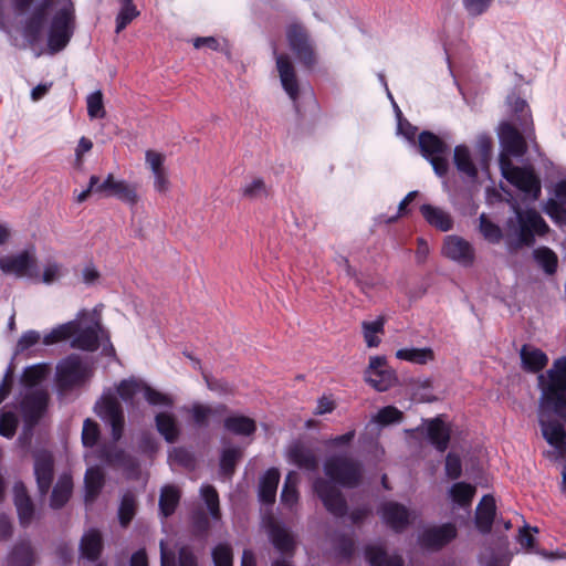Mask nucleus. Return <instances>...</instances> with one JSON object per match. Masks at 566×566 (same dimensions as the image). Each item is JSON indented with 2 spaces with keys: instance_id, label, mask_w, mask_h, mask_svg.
I'll return each instance as SVG.
<instances>
[{
  "instance_id": "nucleus-64",
  "label": "nucleus",
  "mask_w": 566,
  "mask_h": 566,
  "mask_svg": "<svg viewBox=\"0 0 566 566\" xmlns=\"http://www.w3.org/2000/svg\"><path fill=\"white\" fill-rule=\"evenodd\" d=\"M169 459L182 467H190L193 462L192 454L184 448H174L169 453Z\"/></svg>"
},
{
  "instance_id": "nucleus-59",
  "label": "nucleus",
  "mask_w": 566,
  "mask_h": 566,
  "mask_svg": "<svg viewBox=\"0 0 566 566\" xmlns=\"http://www.w3.org/2000/svg\"><path fill=\"white\" fill-rule=\"evenodd\" d=\"M99 430L96 422L86 419L83 423L82 442L85 447H94L98 440Z\"/></svg>"
},
{
  "instance_id": "nucleus-20",
  "label": "nucleus",
  "mask_w": 566,
  "mask_h": 566,
  "mask_svg": "<svg viewBox=\"0 0 566 566\" xmlns=\"http://www.w3.org/2000/svg\"><path fill=\"white\" fill-rule=\"evenodd\" d=\"M426 432L430 443L440 452L448 449L450 442V428L439 417L426 420Z\"/></svg>"
},
{
  "instance_id": "nucleus-17",
  "label": "nucleus",
  "mask_w": 566,
  "mask_h": 566,
  "mask_svg": "<svg viewBox=\"0 0 566 566\" xmlns=\"http://www.w3.org/2000/svg\"><path fill=\"white\" fill-rule=\"evenodd\" d=\"M553 198H549L543 211L558 226H566V180H559L553 188Z\"/></svg>"
},
{
  "instance_id": "nucleus-31",
  "label": "nucleus",
  "mask_w": 566,
  "mask_h": 566,
  "mask_svg": "<svg viewBox=\"0 0 566 566\" xmlns=\"http://www.w3.org/2000/svg\"><path fill=\"white\" fill-rule=\"evenodd\" d=\"M72 490L73 482L71 475L66 473L62 474L52 490L50 501L51 507L61 509L62 506H64L70 500Z\"/></svg>"
},
{
  "instance_id": "nucleus-10",
  "label": "nucleus",
  "mask_w": 566,
  "mask_h": 566,
  "mask_svg": "<svg viewBox=\"0 0 566 566\" xmlns=\"http://www.w3.org/2000/svg\"><path fill=\"white\" fill-rule=\"evenodd\" d=\"M286 39L291 51L301 63L311 67L315 63L313 43L306 29L297 23H292L286 29Z\"/></svg>"
},
{
  "instance_id": "nucleus-8",
  "label": "nucleus",
  "mask_w": 566,
  "mask_h": 566,
  "mask_svg": "<svg viewBox=\"0 0 566 566\" xmlns=\"http://www.w3.org/2000/svg\"><path fill=\"white\" fill-rule=\"evenodd\" d=\"M93 376V367L78 355L72 354L56 366V386L61 391H70L84 386Z\"/></svg>"
},
{
  "instance_id": "nucleus-32",
  "label": "nucleus",
  "mask_w": 566,
  "mask_h": 566,
  "mask_svg": "<svg viewBox=\"0 0 566 566\" xmlns=\"http://www.w3.org/2000/svg\"><path fill=\"white\" fill-rule=\"evenodd\" d=\"M155 422L158 432L167 442L172 443L178 439L180 430L174 415L159 412L155 417Z\"/></svg>"
},
{
  "instance_id": "nucleus-26",
  "label": "nucleus",
  "mask_w": 566,
  "mask_h": 566,
  "mask_svg": "<svg viewBox=\"0 0 566 566\" xmlns=\"http://www.w3.org/2000/svg\"><path fill=\"white\" fill-rule=\"evenodd\" d=\"M280 478V471L276 468H270L265 471L259 483L260 502L264 504H273L275 502Z\"/></svg>"
},
{
  "instance_id": "nucleus-4",
  "label": "nucleus",
  "mask_w": 566,
  "mask_h": 566,
  "mask_svg": "<svg viewBox=\"0 0 566 566\" xmlns=\"http://www.w3.org/2000/svg\"><path fill=\"white\" fill-rule=\"evenodd\" d=\"M49 373L50 366L41 363L27 367L20 378L19 408L24 426L18 441L23 447L30 444L33 428L46 411L49 392L42 382Z\"/></svg>"
},
{
  "instance_id": "nucleus-54",
  "label": "nucleus",
  "mask_w": 566,
  "mask_h": 566,
  "mask_svg": "<svg viewBox=\"0 0 566 566\" xmlns=\"http://www.w3.org/2000/svg\"><path fill=\"white\" fill-rule=\"evenodd\" d=\"M269 189L261 178H255L242 188V196L244 198L255 200L268 197Z\"/></svg>"
},
{
  "instance_id": "nucleus-29",
  "label": "nucleus",
  "mask_w": 566,
  "mask_h": 566,
  "mask_svg": "<svg viewBox=\"0 0 566 566\" xmlns=\"http://www.w3.org/2000/svg\"><path fill=\"white\" fill-rule=\"evenodd\" d=\"M366 558L370 566H403L400 555H389L381 545H368Z\"/></svg>"
},
{
  "instance_id": "nucleus-63",
  "label": "nucleus",
  "mask_w": 566,
  "mask_h": 566,
  "mask_svg": "<svg viewBox=\"0 0 566 566\" xmlns=\"http://www.w3.org/2000/svg\"><path fill=\"white\" fill-rule=\"evenodd\" d=\"M532 532L537 533V527L531 528L530 526L525 525L523 528L520 530L517 536V542L520 543V545L527 551H531L534 547L535 543V537L533 536Z\"/></svg>"
},
{
  "instance_id": "nucleus-33",
  "label": "nucleus",
  "mask_w": 566,
  "mask_h": 566,
  "mask_svg": "<svg viewBox=\"0 0 566 566\" xmlns=\"http://www.w3.org/2000/svg\"><path fill=\"white\" fill-rule=\"evenodd\" d=\"M300 482V476L296 471H290L283 484V489L281 492V504L292 510L298 502V491L297 485Z\"/></svg>"
},
{
  "instance_id": "nucleus-14",
  "label": "nucleus",
  "mask_w": 566,
  "mask_h": 566,
  "mask_svg": "<svg viewBox=\"0 0 566 566\" xmlns=\"http://www.w3.org/2000/svg\"><path fill=\"white\" fill-rule=\"evenodd\" d=\"M35 268V256L31 251H23L15 255L0 258V269L18 277L32 276Z\"/></svg>"
},
{
  "instance_id": "nucleus-9",
  "label": "nucleus",
  "mask_w": 566,
  "mask_h": 566,
  "mask_svg": "<svg viewBox=\"0 0 566 566\" xmlns=\"http://www.w3.org/2000/svg\"><path fill=\"white\" fill-rule=\"evenodd\" d=\"M421 155L431 164L439 177L447 175L449 170L450 147L439 136L424 130L418 138Z\"/></svg>"
},
{
  "instance_id": "nucleus-39",
  "label": "nucleus",
  "mask_w": 566,
  "mask_h": 566,
  "mask_svg": "<svg viewBox=\"0 0 566 566\" xmlns=\"http://www.w3.org/2000/svg\"><path fill=\"white\" fill-rule=\"evenodd\" d=\"M396 357L413 364L424 365L433 360V350L429 347L424 348H401L396 352Z\"/></svg>"
},
{
  "instance_id": "nucleus-47",
  "label": "nucleus",
  "mask_w": 566,
  "mask_h": 566,
  "mask_svg": "<svg viewBox=\"0 0 566 566\" xmlns=\"http://www.w3.org/2000/svg\"><path fill=\"white\" fill-rule=\"evenodd\" d=\"M188 412L191 413L192 420L195 424L199 428H206L209 424V418L217 413V410L202 405V403H193Z\"/></svg>"
},
{
  "instance_id": "nucleus-15",
  "label": "nucleus",
  "mask_w": 566,
  "mask_h": 566,
  "mask_svg": "<svg viewBox=\"0 0 566 566\" xmlns=\"http://www.w3.org/2000/svg\"><path fill=\"white\" fill-rule=\"evenodd\" d=\"M274 55L282 87L293 103H296L300 95V86L295 69L286 54H277L274 50Z\"/></svg>"
},
{
  "instance_id": "nucleus-44",
  "label": "nucleus",
  "mask_w": 566,
  "mask_h": 566,
  "mask_svg": "<svg viewBox=\"0 0 566 566\" xmlns=\"http://www.w3.org/2000/svg\"><path fill=\"white\" fill-rule=\"evenodd\" d=\"M241 455L242 451L239 448H224L220 457V473L224 476H231Z\"/></svg>"
},
{
  "instance_id": "nucleus-45",
  "label": "nucleus",
  "mask_w": 566,
  "mask_h": 566,
  "mask_svg": "<svg viewBox=\"0 0 566 566\" xmlns=\"http://www.w3.org/2000/svg\"><path fill=\"white\" fill-rule=\"evenodd\" d=\"M385 322L381 317L373 322H363V334L366 345L368 347H377L380 344V338L377 336L384 333Z\"/></svg>"
},
{
  "instance_id": "nucleus-57",
  "label": "nucleus",
  "mask_w": 566,
  "mask_h": 566,
  "mask_svg": "<svg viewBox=\"0 0 566 566\" xmlns=\"http://www.w3.org/2000/svg\"><path fill=\"white\" fill-rule=\"evenodd\" d=\"M494 0H462L464 10L470 17H480L488 12Z\"/></svg>"
},
{
  "instance_id": "nucleus-2",
  "label": "nucleus",
  "mask_w": 566,
  "mask_h": 566,
  "mask_svg": "<svg viewBox=\"0 0 566 566\" xmlns=\"http://www.w3.org/2000/svg\"><path fill=\"white\" fill-rule=\"evenodd\" d=\"M499 139L502 147L499 164L502 176L517 189L526 193L531 199L536 200L541 196V181L534 172L527 168L514 166L510 156L522 157L527 150L526 140H530L537 147L535 143V133L531 137L518 129L511 122H503L499 126Z\"/></svg>"
},
{
  "instance_id": "nucleus-18",
  "label": "nucleus",
  "mask_w": 566,
  "mask_h": 566,
  "mask_svg": "<svg viewBox=\"0 0 566 566\" xmlns=\"http://www.w3.org/2000/svg\"><path fill=\"white\" fill-rule=\"evenodd\" d=\"M379 513L382 521L396 532L403 531L410 523V511L396 502H387L381 505Z\"/></svg>"
},
{
  "instance_id": "nucleus-40",
  "label": "nucleus",
  "mask_w": 566,
  "mask_h": 566,
  "mask_svg": "<svg viewBox=\"0 0 566 566\" xmlns=\"http://www.w3.org/2000/svg\"><path fill=\"white\" fill-rule=\"evenodd\" d=\"M478 228L483 239L491 244H497L503 239L500 226L490 220L485 213L480 214Z\"/></svg>"
},
{
  "instance_id": "nucleus-61",
  "label": "nucleus",
  "mask_w": 566,
  "mask_h": 566,
  "mask_svg": "<svg viewBox=\"0 0 566 566\" xmlns=\"http://www.w3.org/2000/svg\"><path fill=\"white\" fill-rule=\"evenodd\" d=\"M145 160L150 168L153 176L167 171L164 166L165 156L163 154L155 150H147L145 154Z\"/></svg>"
},
{
  "instance_id": "nucleus-34",
  "label": "nucleus",
  "mask_w": 566,
  "mask_h": 566,
  "mask_svg": "<svg viewBox=\"0 0 566 566\" xmlns=\"http://www.w3.org/2000/svg\"><path fill=\"white\" fill-rule=\"evenodd\" d=\"M475 492L474 485L467 482H457L449 489V497L454 504L467 509L471 506Z\"/></svg>"
},
{
  "instance_id": "nucleus-43",
  "label": "nucleus",
  "mask_w": 566,
  "mask_h": 566,
  "mask_svg": "<svg viewBox=\"0 0 566 566\" xmlns=\"http://www.w3.org/2000/svg\"><path fill=\"white\" fill-rule=\"evenodd\" d=\"M534 259L546 274H554L557 270L558 259L556 253L549 248L542 247L533 252Z\"/></svg>"
},
{
  "instance_id": "nucleus-11",
  "label": "nucleus",
  "mask_w": 566,
  "mask_h": 566,
  "mask_svg": "<svg viewBox=\"0 0 566 566\" xmlns=\"http://www.w3.org/2000/svg\"><path fill=\"white\" fill-rule=\"evenodd\" d=\"M33 471L38 490L41 496H45L54 479V458L48 450H35L33 452Z\"/></svg>"
},
{
  "instance_id": "nucleus-48",
  "label": "nucleus",
  "mask_w": 566,
  "mask_h": 566,
  "mask_svg": "<svg viewBox=\"0 0 566 566\" xmlns=\"http://www.w3.org/2000/svg\"><path fill=\"white\" fill-rule=\"evenodd\" d=\"M135 496L132 493L124 494L118 509V517L122 526H127L129 524L135 515Z\"/></svg>"
},
{
  "instance_id": "nucleus-22",
  "label": "nucleus",
  "mask_w": 566,
  "mask_h": 566,
  "mask_svg": "<svg viewBox=\"0 0 566 566\" xmlns=\"http://www.w3.org/2000/svg\"><path fill=\"white\" fill-rule=\"evenodd\" d=\"M522 368L528 373H539L548 364L547 355L539 348L525 344L520 350Z\"/></svg>"
},
{
  "instance_id": "nucleus-41",
  "label": "nucleus",
  "mask_w": 566,
  "mask_h": 566,
  "mask_svg": "<svg viewBox=\"0 0 566 566\" xmlns=\"http://www.w3.org/2000/svg\"><path fill=\"white\" fill-rule=\"evenodd\" d=\"M180 494L179 491L171 485H167L161 489L160 497H159V510L163 516H170L179 502Z\"/></svg>"
},
{
  "instance_id": "nucleus-56",
  "label": "nucleus",
  "mask_w": 566,
  "mask_h": 566,
  "mask_svg": "<svg viewBox=\"0 0 566 566\" xmlns=\"http://www.w3.org/2000/svg\"><path fill=\"white\" fill-rule=\"evenodd\" d=\"M18 419L12 411H1L0 434L4 438H12L15 433Z\"/></svg>"
},
{
  "instance_id": "nucleus-25",
  "label": "nucleus",
  "mask_w": 566,
  "mask_h": 566,
  "mask_svg": "<svg viewBox=\"0 0 566 566\" xmlns=\"http://www.w3.org/2000/svg\"><path fill=\"white\" fill-rule=\"evenodd\" d=\"M14 504L18 511L19 520L22 526H28L34 514L33 503L28 495L27 489L22 482H18L13 488Z\"/></svg>"
},
{
  "instance_id": "nucleus-55",
  "label": "nucleus",
  "mask_w": 566,
  "mask_h": 566,
  "mask_svg": "<svg viewBox=\"0 0 566 566\" xmlns=\"http://www.w3.org/2000/svg\"><path fill=\"white\" fill-rule=\"evenodd\" d=\"M114 175L108 174L107 177L101 181L99 177L93 175L90 178V190L93 191V193H99L105 197H111L113 184H114Z\"/></svg>"
},
{
  "instance_id": "nucleus-19",
  "label": "nucleus",
  "mask_w": 566,
  "mask_h": 566,
  "mask_svg": "<svg viewBox=\"0 0 566 566\" xmlns=\"http://www.w3.org/2000/svg\"><path fill=\"white\" fill-rule=\"evenodd\" d=\"M287 460L290 463L306 471L314 472L318 469L316 454L301 442H295L289 448Z\"/></svg>"
},
{
  "instance_id": "nucleus-51",
  "label": "nucleus",
  "mask_w": 566,
  "mask_h": 566,
  "mask_svg": "<svg viewBox=\"0 0 566 566\" xmlns=\"http://www.w3.org/2000/svg\"><path fill=\"white\" fill-rule=\"evenodd\" d=\"M143 395L146 401L151 406H163L170 408L174 405V400L170 396L151 388L146 382L144 384Z\"/></svg>"
},
{
  "instance_id": "nucleus-36",
  "label": "nucleus",
  "mask_w": 566,
  "mask_h": 566,
  "mask_svg": "<svg viewBox=\"0 0 566 566\" xmlns=\"http://www.w3.org/2000/svg\"><path fill=\"white\" fill-rule=\"evenodd\" d=\"M453 160L459 172L467 175L469 178H476L478 169L472 161L470 150L464 145L454 148Z\"/></svg>"
},
{
  "instance_id": "nucleus-5",
  "label": "nucleus",
  "mask_w": 566,
  "mask_h": 566,
  "mask_svg": "<svg viewBox=\"0 0 566 566\" xmlns=\"http://www.w3.org/2000/svg\"><path fill=\"white\" fill-rule=\"evenodd\" d=\"M69 338H72L71 347L73 348L95 352L102 344L104 355H115L108 331L101 324L99 317L87 314L85 311L80 312L75 319L61 324L44 334L43 345L50 346Z\"/></svg>"
},
{
  "instance_id": "nucleus-37",
  "label": "nucleus",
  "mask_w": 566,
  "mask_h": 566,
  "mask_svg": "<svg viewBox=\"0 0 566 566\" xmlns=\"http://www.w3.org/2000/svg\"><path fill=\"white\" fill-rule=\"evenodd\" d=\"M224 428L237 436H251L254 433L255 421L245 416H231L224 420Z\"/></svg>"
},
{
  "instance_id": "nucleus-46",
  "label": "nucleus",
  "mask_w": 566,
  "mask_h": 566,
  "mask_svg": "<svg viewBox=\"0 0 566 566\" xmlns=\"http://www.w3.org/2000/svg\"><path fill=\"white\" fill-rule=\"evenodd\" d=\"M144 384L136 379L122 380L117 387V394L125 402H132L137 394L143 392Z\"/></svg>"
},
{
  "instance_id": "nucleus-42",
  "label": "nucleus",
  "mask_w": 566,
  "mask_h": 566,
  "mask_svg": "<svg viewBox=\"0 0 566 566\" xmlns=\"http://www.w3.org/2000/svg\"><path fill=\"white\" fill-rule=\"evenodd\" d=\"M120 9L116 17V33H120L134 19L139 15V11L133 0H119Z\"/></svg>"
},
{
  "instance_id": "nucleus-49",
  "label": "nucleus",
  "mask_w": 566,
  "mask_h": 566,
  "mask_svg": "<svg viewBox=\"0 0 566 566\" xmlns=\"http://www.w3.org/2000/svg\"><path fill=\"white\" fill-rule=\"evenodd\" d=\"M200 494L209 510L211 517L218 520L220 517V509L217 490L212 485H203L200 489Z\"/></svg>"
},
{
  "instance_id": "nucleus-28",
  "label": "nucleus",
  "mask_w": 566,
  "mask_h": 566,
  "mask_svg": "<svg viewBox=\"0 0 566 566\" xmlns=\"http://www.w3.org/2000/svg\"><path fill=\"white\" fill-rule=\"evenodd\" d=\"M102 548V535L97 530H90L83 534L80 543L81 557L94 562L99 557Z\"/></svg>"
},
{
  "instance_id": "nucleus-23",
  "label": "nucleus",
  "mask_w": 566,
  "mask_h": 566,
  "mask_svg": "<svg viewBox=\"0 0 566 566\" xmlns=\"http://www.w3.org/2000/svg\"><path fill=\"white\" fill-rule=\"evenodd\" d=\"M495 510L494 497L492 495H484L475 512V525L482 534L491 532L495 518Z\"/></svg>"
},
{
  "instance_id": "nucleus-27",
  "label": "nucleus",
  "mask_w": 566,
  "mask_h": 566,
  "mask_svg": "<svg viewBox=\"0 0 566 566\" xmlns=\"http://www.w3.org/2000/svg\"><path fill=\"white\" fill-rule=\"evenodd\" d=\"M7 566H33L35 563V553L29 541L18 542L9 552Z\"/></svg>"
},
{
  "instance_id": "nucleus-7",
  "label": "nucleus",
  "mask_w": 566,
  "mask_h": 566,
  "mask_svg": "<svg viewBox=\"0 0 566 566\" xmlns=\"http://www.w3.org/2000/svg\"><path fill=\"white\" fill-rule=\"evenodd\" d=\"M514 217L506 220L507 245L511 250L532 247L535 237H543L549 232V226L535 209H521L512 203Z\"/></svg>"
},
{
  "instance_id": "nucleus-50",
  "label": "nucleus",
  "mask_w": 566,
  "mask_h": 566,
  "mask_svg": "<svg viewBox=\"0 0 566 566\" xmlns=\"http://www.w3.org/2000/svg\"><path fill=\"white\" fill-rule=\"evenodd\" d=\"M43 337L44 335L41 336L39 332L33 329L24 332L15 345L14 355H21L38 345L40 342L43 343Z\"/></svg>"
},
{
  "instance_id": "nucleus-52",
  "label": "nucleus",
  "mask_w": 566,
  "mask_h": 566,
  "mask_svg": "<svg viewBox=\"0 0 566 566\" xmlns=\"http://www.w3.org/2000/svg\"><path fill=\"white\" fill-rule=\"evenodd\" d=\"M403 418V413L394 406H387L376 413V416L373 417V421L381 424V426H388L391 423L400 422Z\"/></svg>"
},
{
  "instance_id": "nucleus-53",
  "label": "nucleus",
  "mask_w": 566,
  "mask_h": 566,
  "mask_svg": "<svg viewBox=\"0 0 566 566\" xmlns=\"http://www.w3.org/2000/svg\"><path fill=\"white\" fill-rule=\"evenodd\" d=\"M87 115L90 118H103L105 117V108L103 103V94L101 91L91 93L86 98Z\"/></svg>"
},
{
  "instance_id": "nucleus-24",
  "label": "nucleus",
  "mask_w": 566,
  "mask_h": 566,
  "mask_svg": "<svg viewBox=\"0 0 566 566\" xmlns=\"http://www.w3.org/2000/svg\"><path fill=\"white\" fill-rule=\"evenodd\" d=\"M420 212L431 227L442 232H448L453 228L451 214L439 207L424 203L420 207Z\"/></svg>"
},
{
  "instance_id": "nucleus-6",
  "label": "nucleus",
  "mask_w": 566,
  "mask_h": 566,
  "mask_svg": "<svg viewBox=\"0 0 566 566\" xmlns=\"http://www.w3.org/2000/svg\"><path fill=\"white\" fill-rule=\"evenodd\" d=\"M94 409L96 415L111 427L114 441L112 444H104L98 448L101 461L114 467L135 469L137 467L136 460L116 446V442L122 438L125 423L123 407L116 395L113 392L104 394L95 403Z\"/></svg>"
},
{
  "instance_id": "nucleus-62",
  "label": "nucleus",
  "mask_w": 566,
  "mask_h": 566,
  "mask_svg": "<svg viewBox=\"0 0 566 566\" xmlns=\"http://www.w3.org/2000/svg\"><path fill=\"white\" fill-rule=\"evenodd\" d=\"M462 473V463L459 455L449 452L446 457V474L449 479L455 480Z\"/></svg>"
},
{
  "instance_id": "nucleus-60",
  "label": "nucleus",
  "mask_w": 566,
  "mask_h": 566,
  "mask_svg": "<svg viewBox=\"0 0 566 566\" xmlns=\"http://www.w3.org/2000/svg\"><path fill=\"white\" fill-rule=\"evenodd\" d=\"M216 566H232V549L227 544H219L212 551Z\"/></svg>"
},
{
  "instance_id": "nucleus-21",
  "label": "nucleus",
  "mask_w": 566,
  "mask_h": 566,
  "mask_svg": "<svg viewBox=\"0 0 566 566\" xmlns=\"http://www.w3.org/2000/svg\"><path fill=\"white\" fill-rule=\"evenodd\" d=\"M509 103L513 112V124H517L526 136L531 137V135H533L534 125L531 109L526 101L517 96H512L509 97Z\"/></svg>"
},
{
  "instance_id": "nucleus-3",
  "label": "nucleus",
  "mask_w": 566,
  "mask_h": 566,
  "mask_svg": "<svg viewBox=\"0 0 566 566\" xmlns=\"http://www.w3.org/2000/svg\"><path fill=\"white\" fill-rule=\"evenodd\" d=\"M324 473L329 479H315L313 489L328 512L335 516H344L347 512L346 501L336 486L355 488L363 476L360 462L347 454H332L324 462Z\"/></svg>"
},
{
  "instance_id": "nucleus-1",
  "label": "nucleus",
  "mask_w": 566,
  "mask_h": 566,
  "mask_svg": "<svg viewBox=\"0 0 566 566\" xmlns=\"http://www.w3.org/2000/svg\"><path fill=\"white\" fill-rule=\"evenodd\" d=\"M13 12L20 18L23 43L13 44L31 49L39 57L42 53L43 31H46L49 54H56L70 43L76 29L75 6L72 0H12Z\"/></svg>"
},
{
  "instance_id": "nucleus-38",
  "label": "nucleus",
  "mask_w": 566,
  "mask_h": 566,
  "mask_svg": "<svg viewBox=\"0 0 566 566\" xmlns=\"http://www.w3.org/2000/svg\"><path fill=\"white\" fill-rule=\"evenodd\" d=\"M111 197L129 206H135L139 200L136 186L126 180H114Z\"/></svg>"
},
{
  "instance_id": "nucleus-13",
  "label": "nucleus",
  "mask_w": 566,
  "mask_h": 566,
  "mask_svg": "<svg viewBox=\"0 0 566 566\" xmlns=\"http://www.w3.org/2000/svg\"><path fill=\"white\" fill-rule=\"evenodd\" d=\"M442 253L450 260L455 261L463 266H471L475 258L472 244L458 235L446 237Z\"/></svg>"
},
{
  "instance_id": "nucleus-16",
  "label": "nucleus",
  "mask_w": 566,
  "mask_h": 566,
  "mask_svg": "<svg viewBox=\"0 0 566 566\" xmlns=\"http://www.w3.org/2000/svg\"><path fill=\"white\" fill-rule=\"evenodd\" d=\"M457 536V528L452 523L427 528L419 536V543L428 549H439Z\"/></svg>"
},
{
  "instance_id": "nucleus-58",
  "label": "nucleus",
  "mask_w": 566,
  "mask_h": 566,
  "mask_svg": "<svg viewBox=\"0 0 566 566\" xmlns=\"http://www.w3.org/2000/svg\"><path fill=\"white\" fill-rule=\"evenodd\" d=\"M64 275L63 265L56 261H48L42 274V282L52 284Z\"/></svg>"
},
{
  "instance_id": "nucleus-35",
  "label": "nucleus",
  "mask_w": 566,
  "mask_h": 566,
  "mask_svg": "<svg viewBox=\"0 0 566 566\" xmlns=\"http://www.w3.org/2000/svg\"><path fill=\"white\" fill-rule=\"evenodd\" d=\"M84 484L85 502H93L104 484V474L102 470L98 467L88 468L85 473Z\"/></svg>"
},
{
  "instance_id": "nucleus-30",
  "label": "nucleus",
  "mask_w": 566,
  "mask_h": 566,
  "mask_svg": "<svg viewBox=\"0 0 566 566\" xmlns=\"http://www.w3.org/2000/svg\"><path fill=\"white\" fill-rule=\"evenodd\" d=\"M269 536L273 546L283 554H290L293 552L295 542L289 531L276 524L271 523L269 528Z\"/></svg>"
},
{
  "instance_id": "nucleus-12",
  "label": "nucleus",
  "mask_w": 566,
  "mask_h": 566,
  "mask_svg": "<svg viewBox=\"0 0 566 566\" xmlns=\"http://www.w3.org/2000/svg\"><path fill=\"white\" fill-rule=\"evenodd\" d=\"M365 380L378 391L388 390L396 381L395 371L387 367L386 359L371 357L365 371Z\"/></svg>"
}]
</instances>
